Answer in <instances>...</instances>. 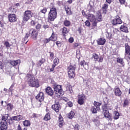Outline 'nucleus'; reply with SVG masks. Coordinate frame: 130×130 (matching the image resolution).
Instances as JSON below:
<instances>
[{
    "label": "nucleus",
    "mask_w": 130,
    "mask_h": 130,
    "mask_svg": "<svg viewBox=\"0 0 130 130\" xmlns=\"http://www.w3.org/2000/svg\"><path fill=\"white\" fill-rule=\"evenodd\" d=\"M8 19L9 22L13 23V22H16V21H17V16H16L15 14H10L8 16Z\"/></svg>",
    "instance_id": "9"
},
{
    "label": "nucleus",
    "mask_w": 130,
    "mask_h": 130,
    "mask_svg": "<svg viewBox=\"0 0 130 130\" xmlns=\"http://www.w3.org/2000/svg\"><path fill=\"white\" fill-rule=\"evenodd\" d=\"M23 124L24 126H29L31 123L30 122V121L25 120L24 121H23Z\"/></svg>",
    "instance_id": "26"
},
{
    "label": "nucleus",
    "mask_w": 130,
    "mask_h": 130,
    "mask_svg": "<svg viewBox=\"0 0 130 130\" xmlns=\"http://www.w3.org/2000/svg\"><path fill=\"white\" fill-rule=\"evenodd\" d=\"M11 118L13 120H16L18 121V117L17 116H13Z\"/></svg>",
    "instance_id": "54"
},
{
    "label": "nucleus",
    "mask_w": 130,
    "mask_h": 130,
    "mask_svg": "<svg viewBox=\"0 0 130 130\" xmlns=\"http://www.w3.org/2000/svg\"><path fill=\"white\" fill-rule=\"evenodd\" d=\"M125 57L126 58V56H127V53H129L130 51V47L127 44H125Z\"/></svg>",
    "instance_id": "18"
},
{
    "label": "nucleus",
    "mask_w": 130,
    "mask_h": 130,
    "mask_svg": "<svg viewBox=\"0 0 130 130\" xmlns=\"http://www.w3.org/2000/svg\"><path fill=\"white\" fill-rule=\"evenodd\" d=\"M52 108L55 111V112H58L59 111V108H60V105L58 102H55V104L52 106Z\"/></svg>",
    "instance_id": "8"
},
{
    "label": "nucleus",
    "mask_w": 130,
    "mask_h": 130,
    "mask_svg": "<svg viewBox=\"0 0 130 130\" xmlns=\"http://www.w3.org/2000/svg\"><path fill=\"white\" fill-rule=\"evenodd\" d=\"M86 26H87V27H89L90 26V22L89 21L87 20L85 22Z\"/></svg>",
    "instance_id": "59"
},
{
    "label": "nucleus",
    "mask_w": 130,
    "mask_h": 130,
    "mask_svg": "<svg viewBox=\"0 0 130 130\" xmlns=\"http://www.w3.org/2000/svg\"><path fill=\"white\" fill-rule=\"evenodd\" d=\"M121 31L122 32H125V33H128V30H127V27L125 26V25H121L120 27Z\"/></svg>",
    "instance_id": "19"
},
{
    "label": "nucleus",
    "mask_w": 130,
    "mask_h": 130,
    "mask_svg": "<svg viewBox=\"0 0 130 130\" xmlns=\"http://www.w3.org/2000/svg\"><path fill=\"white\" fill-rule=\"evenodd\" d=\"M36 29H40L41 28V25L38 24L36 26Z\"/></svg>",
    "instance_id": "60"
},
{
    "label": "nucleus",
    "mask_w": 130,
    "mask_h": 130,
    "mask_svg": "<svg viewBox=\"0 0 130 130\" xmlns=\"http://www.w3.org/2000/svg\"><path fill=\"white\" fill-rule=\"evenodd\" d=\"M103 110L104 112H106V111H108V108H107V106L104 105L103 106Z\"/></svg>",
    "instance_id": "43"
},
{
    "label": "nucleus",
    "mask_w": 130,
    "mask_h": 130,
    "mask_svg": "<svg viewBox=\"0 0 130 130\" xmlns=\"http://www.w3.org/2000/svg\"><path fill=\"white\" fill-rule=\"evenodd\" d=\"M102 15H101V14L100 13L96 15L95 19L96 22H101V21H102Z\"/></svg>",
    "instance_id": "22"
},
{
    "label": "nucleus",
    "mask_w": 130,
    "mask_h": 130,
    "mask_svg": "<svg viewBox=\"0 0 130 130\" xmlns=\"http://www.w3.org/2000/svg\"><path fill=\"white\" fill-rule=\"evenodd\" d=\"M46 93L48 94V95H49V96H52L53 95V90L50 87H48L46 88Z\"/></svg>",
    "instance_id": "12"
},
{
    "label": "nucleus",
    "mask_w": 130,
    "mask_h": 130,
    "mask_svg": "<svg viewBox=\"0 0 130 130\" xmlns=\"http://www.w3.org/2000/svg\"><path fill=\"white\" fill-rule=\"evenodd\" d=\"M122 23V21L120 19V18H115L113 20V25H117L119 24H121Z\"/></svg>",
    "instance_id": "14"
},
{
    "label": "nucleus",
    "mask_w": 130,
    "mask_h": 130,
    "mask_svg": "<svg viewBox=\"0 0 130 130\" xmlns=\"http://www.w3.org/2000/svg\"><path fill=\"white\" fill-rule=\"evenodd\" d=\"M21 61L20 60H11L10 61V64L13 67H16L18 63H20Z\"/></svg>",
    "instance_id": "17"
},
{
    "label": "nucleus",
    "mask_w": 130,
    "mask_h": 130,
    "mask_svg": "<svg viewBox=\"0 0 130 130\" xmlns=\"http://www.w3.org/2000/svg\"><path fill=\"white\" fill-rule=\"evenodd\" d=\"M59 127H61L62 125H63V118L62 117H59Z\"/></svg>",
    "instance_id": "24"
},
{
    "label": "nucleus",
    "mask_w": 130,
    "mask_h": 130,
    "mask_svg": "<svg viewBox=\"0 0 130 130\" xmlns=\"http://www.w3.org/2000/svg\"><path fill=\"white\" fill-rule=\"evenodd\" d=\"M115 94L116 96H120L121 95V91H120L119 88L115 89Z\"/></svg>",
    "instance_id": "20"
},
{
    "label": "nucleus",
    "mask_w": 130,
    "mask_h": 130,
    "mask_svg": "<svg viewBox=\"0 0 130 130\" xmlns=\"http://www.w3.org/2000/svg\"><path fill=\"white\" fill-rule=\"evenodd\" d=\"M29 36H30V34H29V33H26V35H25V39H27V38H28V37H29Z\"/></svg>",
    "instance_id": "62"
},
{
    "label": "nucleus",
    "mask_w": 130,
    "mask_h": 130,
    "mask_svg": "<svg viewBox=\"0 0 130 130\" xmlns=\"http://www.w3.org/2000/svg\"><path fill=\"white\" fill-rule=\"evenodd\" d=\"M88 19L89 21H90L92 22V25L93 26L95 27L97 26V20H96V19H95V17H94L93 15H88Z\"/></svg>",
    "instance_id": "7"
},
{
    "label": "nucleus",
    "mask_w": 130,
    "mask_h": 130,
    "mask_svg": "<svg viewBox=\"0 0 130 130\" xmlns=\"http://www.w3.org/2000/svg\"><path fill=\"white\" fill-rule=\"evenodd\" d=\"M117 62L121 63V64H123V59L120 57H118L117 59Z\"/></svg>",
    "instance_id": "36"
},
{
    "label": "nucleus",
    "mask_w": 130,
    "mask_h": 130,
    "mask_svg": "<svg viewBox=\"0 0 130 130\" xmlns=\"http://www.w3.org/2000/svg\"><path fill=\"white\" fill-rule=\"evenodd\" d=\"M62 33L63 35H66V34H67V33H69V30L67 27H63Z\"/></svg>",
    "instance_id": "38"
},
{
    "label": "nucleus",
    "mask_w": 130,
    "mask_h": 130,
    "mask_svg": "<svg viewBox=\"0 0 130 130\" xmlns=\"http://www.w3.org/2000/svg\"><path fill=\"white\" fill-rule=\"evenodd\" d=\"M104 115L105 117L108 118L109 121H111V114L109 113V112L108 111L104 112Z\"/></svg>",
    "instance_id": "16"
},
{
    "label": "nucleus",
    "mask_w": 130,
    "mask_h": 130,
    "mask_svg": "<svg viewBox=\"0 0 130 130\" xmlns=\"http://www.w3.org/2000/svg\"><path fill=\"white\" fill-rule=\"evenodd\" d=\"M4 45H5V46H6V48L7 49L10 48V47L12 46V45H11V44H10V43H9V42L8 41L4 42Z\"/></svg>",
    "instance_id": "30"
},
{
    "label": "nucleus",
    "mask_w": 130,
    "mask_h": 130,
    "mask_svg": "<svg viewBox=\"0 0 130 130\" xmlns=\"http://www.w3.org/2000/svg\"><path fill=\"white\" fill-rule=\"evenodd\" d=\"M45 62V59H42L41 60H40L39 62L37 63V65L38 67H41V65Z\"/></svg>",
    "instance_id": "27"
},
{
    "label": "nucleus",
    "mask_w": 130,
    "mask_h": 130,
    "mask_svg": "<svg viewBox=\"0 0 130 130\" xmlns=\"http://www.w3.org/2000/svg\"><path fill=\"white\" fill-rule=\"evenodd\" d=\"M50 39L51 40V41H56V36H55V34L54 33H52L51 37H50Z\"/></svg>",
    "instance_id": "31"
},
{
    "label": "nucleus",
    "mask_w": 130,
    "mask_h": 130,
    "mask_svg": "<svg viewBox=\"0 0 130 130\" xmlns=\"http://www.w3.org/2000/svg\"><path fill=\"white\" fill-rule=\"evenodd\" d=\"M67 105L69 107H73V103H72V102H69L67 103Z\"/></svg>",
    "instance_id": "52"
},
{
    "label": "nucleus",
    "mask_w": 130,
    "mask_h": 130,
    "mask_svg": "<svg viewBox=\"0 0 130 130\" xmlns=\"http://www.w3.org/2000/svg\"><path fill=\"white\" fill-rule=\"evenodd\" d=\"M102 9H103V13L104 14H106V13L107 12V9H108V5L104 4L103 6Z\"/></svg>",
    "instance_id": "25"
},
{
    "label": "nucleus",
    "mask_w": 130,
    "mask_h": 130,
    "mask_svg": "<svg viewBox=\"0 0 130 130\" xmlns=\"http://www.w3.org/2000/svg\"><path fill=\"white\" fill-rule=\"evenodd\" d=\"M92 57L94 58V61H97L99 59V56L96 53L93 54Z\"/></svg>",
    "instance_id": "32"
},
{
    "label": "nucleus",
    "mask_w": 130,
    "mask_h": 130,
    "mask_svg": "<svg viewBox=\"0 0 130 130\" xmlns=\"http://www.w3.org/2000/svg\"><path fill=\"white\" fill-rule=\"evenodd\" d=\"M59 63V59L58 58H55L54 59L53 63L57 66V64H58Z\"/></svg>",
    "instance_id": "40"
},
{
    "label": "nucleus",
    "mask_w": 130,
    "mask_h": 130,
    "mask_svg": "<svg viewBox=\"0 0 130 130\" xmlns=\"http://www.w3.org/2000/svg\"><path fill=\"white\" fill-rule=\"evenodd\" d=\"M44 29H47V28H49V26L48 25L45 24L43 26Z\"/></svg>",
    "instance_id": "63"
},
{
    "label": "nucleus",
    "mask_w": 130,
    "mask_h": 130,
    "mask_svg": "<svg viewBox=\"0 0 130 130\" xmlns=\"http://www.w3.org/2000/svg\"><path fill=\"white\" fill-rule=\"evenodd\" d=\"M33 14L30 11L27 10L25 11L23 16V20L24 22H27L28 20L32 18Z\"/></svg>",
    "instance_id": "6"
},
{
    "label": "nucleus",
    "mask_w": 130,
    "mask_h": 130,
    "mask_svg": "<svg viewBox=\"0 0 130 130\" xmlns=\"http://www.w3.org/2000/svg\"><path fill=\"white\" fill-rule=\"evenodd\" d=\"M64 8L67 14L71 16V15H72V11H71V8H70V7H69L68 6H65Z\"/></svg>",
    "instance_id": "21"
},
{
    "label": "nucleus",
    "mask_w": 130,
    "mask_h": 130,
    "mask_svg": "<svg viewBox=\"0 0 130 130\" xmlns=\"http://www.w3.org/2000/svg\"><path fill=\"white\" fill-rule=\"evenodd\" d=\"M26 77L27 78V83L30 87L39 88L40 85L38 79H35V77L30 74H28Z\"/></svg>",
    "instance_id": "1"
},
{
    "label": "nucleus",
    "mask_w": 130,
    "mask_h": 130,
    "mask_svg": "<svg viewBox=\"0 0 130 130\" xmlns=\"http://www.w3.org/2000/svg\"><path fill=\"white\" fill-rule=\"evenodd\" d=\"M74 129H76V130L80 129V125H79L78 124H75L74 126Z\"/></svg>",
    "instance_id": "50"
},
{
    "label": "nucleus",
    "mask_w": 130,
    "mask_h": 130,
    "mask_svg": "<svg viewBox=\"0 0 130 130\" xmlns=\"http://www.w3.org/2000/svg\"><path fill=\"white\" fill-rule=\"evenodd\" d=\"M75 71L76 67L71 65L68 67V75L70 79H73V78H74L75 76Z\"/></svg>",
    "instance_id": "5"
},
{
    "label": "nucleus",
    "mask_w": 130,
    "mask_h": 130,
    "mask_svg": "<svg viewBox=\"0 0 130 130\" xmlns=\"http://www.w3.org/2000/svg\"><path fill=\"white\" fill-rule=\"evenodd\" d=\"M97 110H97V108L95 107H92L90 109L92 113H97Z\"/></svg>",
    "instance_id": "35"
},
{
    "label": "nucleus",
    "mask_w": 130,
    "mask_h": 130,
    "mask_svg": "<svg viewBox=\"0 0 130 130\" xmlns=\"http://www.w3.org/2000/svg\"><path fill=\"white\" fill-rule=\"evenodd\" d=\"M127 105H128V101L127 100H125L124 101L123 106L125 107L126 106H127Z\"/></svg>",
    "instance_id": "42"
},
{
    "label": "nucleus",
    "mask_w": 130,
    "mask_h": 130,
    "mask_svg": "<svg viewBox=\"0 0 130 130\" xmlns=\"http://www.w3.org/2000/svg\"><path fill=\"white\" fill-rule=\"evenodd\" d=\"M80 66L83 68H84V69H86V67H87L88 65H87L85 60H83L80 62Z\"/></svg>",
    "instance_id": "34"
},
{
    "label": "nucleus",
    "mask_w": 130,
    "mask_h": 130,
    "mask_svg": "<svg viewBox=\"0 0 130 130\" xmlns=\"http://www.w3.org/2000/svg\"><path fill=\"white\" fill-rule=\"evenodd\" d=\"M44 119L45 120V121H48V120H49L50 119V114H49V113H47L45 115Z\"/></svg>",
    "instance_id": "29"
},
{
    "label": "nucleus",
    "mask_w": 130,
    "mask_h": 130,
    "mask_svg": "<svg viewBox=\"0 0 130 130\" xmlns=\"http://www.w3.org/2000/svg\"><path fill=\"white\" fill-rule=\"evenodd\" d=\"M36 98L39 100V102H42L44 100V94L41 92L36 96Z\"/></svg>",
    "instance_id": "10"
},
{
    "label": "nucleus",
    "mask_w": 130,
    "mask_h": 130,
    "mask_svg": "<svg viewBox=\"0 0 130 130\" xmlns=\"http://www.w3.org/2000/svg\"><path fill=\"white\" fill-rule=\"evenodd\" d=\"M93 105L94 107H96L97 110H100V106H101V103L94 101Z\"/></svg>",
    "instance_id": "23"
},
{
    "label": "nucleus",
    "mask_w": 130,
    "mask_h": 130,
    "mask_svg": "<svg viewBox=\"0 0 130 130\" xmlns=\"http://www.w3.org/2000/svg\"><path fill=\"white\" fill-rule=\"evenodd\" d=\"M86 99V98H85V96L84 95H80L78 97V104H80V105H83L84 104V102H85V100Z\"/></svg>",
    "instance_id": "11"
},
{
    "label": "nucleus",
    "mask_w": 130,
    "mask_h": 130,
    "mask_svg": "<svg viewBox=\"0 0 130 130\" xmlns=\"http://www.w3.org/2000/svg\"><path fill=\"white\" fill-rule=\"evenodd\" d=\"M55 93L57 97V98H59L60 97V95H63V91L62 90V86L60 85H57L54 87Z\"/></svg>",
    "instance_id": "4"
},
{
    "label": "nucleus",
    "mask_w": 130,
    "mask_h": 130,
    "mask_svg": "<svg viewBox=\"0 0 130 130\" xmlns=\"http://www.w3.org/2000/svg\"><path fill=\"white\" fill-rule=\"evenodd\" d=\"M9 117H10V115L8 114L2 116L0 130H7L8 128V119Z\"/></svg>",
    "instance_id": "2"
},
{
    "label": "nucleus",
    "mask_w": 130,
    "mask_h": 130,
    "mask_svg": "<svg viewBox=\"0 0 130 130\" xmlns=\"http://www.w3.org/2000/svg\"><path fill=\"white\" fill-rule=\"evenodd\" d=\"M78 53H80V50H78L76 51V57L79 59V58H81V55H78Z\"/></svg>",
    "instance_id": "46"
},
{
    "label": "nucleus",
    "mask_w": 130,
    "mask_h": 130,
    "mask_svg": "<svg viewBox=\"0 0 130 130\" xmlns=\"http://www.w3.org/2000/svg\"><path fill=\"white\" fill-rule=\"evenodd\" d=\"M120 3L121 4V5H124L125 3V0H119Z\"/></svg>",
    "instance_id": "57"
},
{
    "label": "nucleus",
    "mask_w": 130,
    "mask_h": 130,
    "mask_svg": "<svg viewBox=\"0 0 130 130\" xmlns=\"http://www.w3.org/2000/svg\"><path fill=\"white\" fill-rule=\"evenodd\" d=\"M17 130H22V127H21V125H18Z\"/></svg>",
    "instance_id": "64"
},
{
    "label": "nucleus",
    "mask_w": 130,
    "mask_h": 130,
    "mask_svg": "<svg viewBox=\"0 0 130 130\" xmlns=\"http://www.w3.org/2000/svg\"><path fill=\"white\" fill-rule=\"evenodd\" d=\"M106 35L107 38H111V36H112L111 32H107Z\"/></svg>",
    "instance_id": "51"
},
{
    "label": "nucleus",
    "mask_w": 130,
    "mask_h": 130,
    "mask_svg": "<svg viewBox=\"0 0 130 130\" xmlns=\"http://www.w3.org/2000/svg\"><path fill=\"white\" fill-rule=\"evenodd\" d=\"M56 64H54V63H53V64L52 65V68L50 69V72H53L54 71V68H55V67H56Z\"/></svg>",
    "instance_id": "45"
},
{
    "label": "nucleus",
    "mask_w": 130,
    "mask_h": 130,
    "mask_svg": "<svg viewBox=\"0 0 130 130\" xmlns=\"http://www.w3.org/2000/svg\"><path fill=\"white\" fill-rule=\"evenodd\" d=\"M7 121H8L9 124H12V123H13V119H12V117L7 120Z\"/></svg>",
    "instance_id": "58"
},
{
    "label": "nucleus",
    "mask_w": 130,
    "mask_h": 130,
    "mask_svg": "<svg viewBox=\"0 0 130 130\" xmlns=\"http://www.w3.org/2000/svg\"><path fill=\"white\" fill-rule=\"evenodd\" d=\"M13 105L11 104H8L7 105V109L9 110H12V109H13Z\"/></svg>",
    "instance_id": "41"
},
{
    "label": "nucleus",
    "mask_w": 130,
    "mask_h": 130,
    "mask_svg": "<svg viewBox=\"0 0 130 130\" xmlns=\"http://www.w3.org/2000/svg\"><path fill=\"white\" fill-rule=\"evenodd\" d=\"M102 61H103V57H100L99 59V62H102Z\"/></svg>",
    "instance_id": "61"
},
{
    "label": "nucleus",
    "mask_w": 130,
    "mask_h": 130,
    "mask_svg": "<svg viewBox=\"0 0 130 130\" xmlns=\"http://www.w3.org/2000/svg\"><path fill=\"white\" fill-rule=\"evenodd\" d=\"M64 25L66 26V27H69L71 25V22L69 20H65L64 21Z\"/></svg>",
    "instance_id": "39"
},
{
    "label": "nucleus",
    "mask_w": 130,
    "mask_h": 130,
    "mask_svg": "<svg viewBox=\"0 0 130 130\" xmlns=\"http://www.w3.org/2000/svg\"><path fill=\"white\" fill-rule=\"evenodd\" d=\"M105 42H106V40L104 39V38H101L98 40V44L99 45H104L105 44Z\"/></svg>",
    "instance_id": "13"
},
{
    "label": "nucleus",
    "mask_w": 130,
    "mask_h": 130,
    "mask_svg": "<svg viewBox=\"0 0 130 130\" xmlns=\"http://www.w3.org/2000/svg\"><path fill=\"white\" fill-rule=\"evenodd\" d=\"M39 116L37 114L34 113L32 114V117H35V118H38Z\"/></svg>",
    "instance_id": "55"
},
{
    "label": "nucleus",
    "mask_w": 130,
    "mask_h": 130,
    "mask_svg": "<svg viewBox=\"0 0 130 130\" xmlns=\"http://www.w3.org/2000/svg\"><path fill=\"white\" fill-rule=\"evenodd\" d=\"M94 123L96 126H99L100 124V121H99V120H95Z\"/></svg>",
    "instance_id": "49"
},
{
    "label": "nucleus",
    "mask_w": 130,
    "mask_h": 130,
    "mask_svg": "<svg viewBox=\"0 0 130 130\" xmlns=\"http://www.w3.org/2000/svg\"><path fill=\"white\" fill-rule=\"evenodd\" d=\"M75 116V112L71 111L70 113L68 114V117L72 119Z\"/></svg>",
    "instance_id": "33"
},
{
    "label": "nucleus",
    "mask_w": 130,
    "mask_h": 130,
    "mask_svg": "<svg viewBox=\"0 0 130 130\" xmlns=\"http://www.w3.org/2000/svg\"><path fill=\"white\" fill-rule=\"evenodd\" d=\"M50 54V59H53L54 58V54L51 52H49Z\"/></svg>",
    "instance_id": "44"
},
{
    "label": "nucleus",
    "mask_w": 130,
    "mask_h": 130,
    "mask_svg": "<svg viewBox=\"0 0 130 130\" xmlns=\"http://www.w3.org/2000/svg\"><path fill=\"white\" fill-rule=\"evenodd\" d=\"M69 42H70V43H73V42H74V38H70L69 39Z\"/></svg>",
    "instance_id": "56"
},
{
    "label": "nucleus",
    "mask_w": 130,
    "mask_h": 130,
    "mask_svg": "<svg viewBox=\"0 0 130 130\" xmlns=\"http://www.w3.org/2000/svg\"><path fill=\"white\" fill-rule=\"evenodd\" d=\"M46 12H47V9L45 8H44L43 9L41 10L40 13H39V15H40V14H46Z\"/></svg>",
    "instance_id": "37"
},
{
    "label": "nucleus",
    "mask_w": 130,
    "mask_h": 130,
    "mask_svg": "<svg viewBox=\"0 0 130 130\" xmlns=\"http://www.w3.org/2000/svg\"><path fill=\"white\" fill-rule=\"evenodd\" d=\"M29 33L31 36L32 37V38H36V37H37V36L38 35V34L37 33L36 30L33 29L30 30Z\"/></svg>",
    "instance_id": "15"
},
{
    "label": "nucleus",
    "mask_w": 130,
    "mask_h": 130,
    "mask_svg": "<svg viewBox=\"0 0 130 130\" xmlns=\"http://www.w3.org/2000/svg\"><path fill=\"white\" fill-rule=\"evenodd\" d=\"M57 16V12H56V8H51L48 15V20L49 22H53V21L56 19Z\"/></svg>",
    "instance_id": "3"
},
{
    "label": "nucleus",
    "mask_w": 130,
    "mask_h": 130,
    "mask_svg": "<svg viewBox=\"0 0 130 130\" xmlns=\"http://www.w3.org/2000/svg\"><path fill=\"white\" fill-rule=\"evenodd\" d=\"M14 87H15V83H13L11 86H10V88H9V92H13V88H14Z\"/></svg>",
    "instance_id": "47"
},
{
    "label": "nucleus",
    "mask_w": 130,
    "mask_h": 130,
    "mask_svg": "<svg viewBox=\"0 0 130 130\" xmlns=\"http://www.w3.org/2000/svg\"><path fill=\"white\" fill-rule=\"evenodd\" d=\"M50 41H51V39H50V38H49V39H46L45 40V43H48V42H49Z\"/></svg>",
    "instance_id": "53"
},
{
    "label": "nucleus",
    "mask_w": 130,
    "mask_h": 130,
    "mask_svg": "<svg viewBox=\"0 0 130 130\" xmlns=\"http://www.w3.org/2000/svg\"><path fill=\"white\" fill-rule=\"evenodd\" d=\"M114 119H118L119 118V113L117 111H115L114 112Z\"/></svg>",
    "instance_id": "28"
},
{
    "label": "nucleus",
    "mask_w": 130,
    "mask_h": 130,
    "mask_svg": "<svg viewBox=\"0 0 130 130\" xmlns=\"http://www.w3.org/2000/svg\"><path fill=\"white\" fill-rule=\"evenodd\" d=\"M17 116L18 121H20V120H22V119H23V116L21 115H17Z\"/></svg>",
    "instance_id": "48"
}]
</instances>
